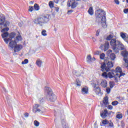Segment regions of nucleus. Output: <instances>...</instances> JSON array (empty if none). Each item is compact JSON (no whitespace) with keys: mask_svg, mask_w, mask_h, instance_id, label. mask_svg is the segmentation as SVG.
<instances>
[{"mask_svg":"<svg viewBox=\"0 0 128 128\" xmlns=\"http://www.w3.org/2000/svg\"><path fill=\"white\" fill-rule=\"evenodd\" d=\"M54 30H55L56 32V28H55Z\"/></svg>","mask_w":128,"mask_h":128,"instance_id":"63","label":"nucleus"},{"mask_svg":"<svg viewBox=\"0 0 128 128\" xmlns=\"http://www.w3.org/2000/svg\"><path fill=\"white\" fill-rule=\"evenodd\" d=\"M28 64V60L25 59L23 62H22V64Z\"/></svg>","mask_w":128,"mask_h":128,"instance_id":"39","label":"nucleus"},{"mask_svg":"<svg viewBox=\"0 0 128 128\" xmlns=\"http://www.w3.org/2000/svg\"><path fill=\"white\" fill-rule=\"evenodd\" d=\"M116 118H118L119 120L120 118H122V114H118L116 116Z\"/></svg>","mask_w":128,"mask_h":128,"instance_id":"38","label":"nucleus"},{"mask_svg":"<svg viewBox=\"0 0 128 128\" xmlns=\"http://www.w3.org/2000/svg\"><path fill=\"white\" fill-rule=\"evenodd\" d=\"M108 111L107 109H104V111L100 113V115L102 118H106L108 116Z\"/></svg>","mask_w":128,"mask_h":128,"instance_id":"14","label":"nucleus"},{"mask_svg":"<svg viewBox=\"0 0 128 128\" xmlns=\"http://www.w3.org/2000/svg\"><path fill=\"white\" fill-rule=\"evenodd\" d=\"M109 84H110V88H112L114 86L115 83L114 82H110Z\"/></svg>","mask_w":128,"mask_h":128,"instance_id":"30","label":"nucleus"},{"mask_svg":"<svg viewBox=\"0 0 128 128\" xmlns=\"http://www.w3.org/2000/svg\"><path fill=\"white\" fill-rule=\"evenodd\" d=\"M122 55L124 58H127L128 56V52L126 50L122 51Z\"/></svg>","mask_w":128,"mask_h":128,"instance_id":"24","label":"nucleus"},{"mask_svg":"<svg viewBox=\"0 0 128 128\" xmlns=\"http://www.w3.org/2000/svg\"><path fill=\"white\" fill-rule=\"evenodd\" d=\"M87 60L88 62H90L92 60V56L90 55L88 56Z\"/></svg>","mask_w":128,"mask_h":128,"instance_id":"44","label":"nucleus"},{"mask_svg":"<svg viewBox=\"0 0 128 128\" xmlns=\"http://www.w3.org/2000/svg\"><path fill=\"white\" fill-rule=\"evenodd\" d=\"M16 40H22V36L19 35L17 36L16 37Z\"/></svg>","mask_w":128,"mask_h":128,"instance_id":"42","label":"nucleus"},{"mask_svg":"<svg viewBox=\"0 0 128 128\" xmlns=\"http://www.w3.org/2000/svg\"><path fill=\"white\" fill-rule=\"evenodd\" d=\"M76 86H80L81 84H80V79L78 78L76 79Z\"/></svg>","mask_w":128,"mask_h":128,"instance_id":"33","label":"nucleus"},{"mask_svg":"<svg viewBox=\"0 0 128 128\" xmlns=\"http://www.w3.org/2000/svg\"><path fill=\"white\" fill-rule=\"evenodd\" d=\"M114 72L116 74V76L118 77V78H120L121 76H124L126 74L122 72V70L120 66L116 68L115 70H114Z\"/></svg>","mask_w":128,"mask_h":128,"instance_id":"7","label":"nucleus"},{"mask_svg":"<svg viewBox=\"0 0 128 128\" xmlns=\"http://www.w3.org/2000/svg\"><path fill=\"white\" fill-rule=\"evenodd\" d=\"M49 6L52 8H54V2H52V1H50L49 2Z\"/></svg>","mask_w":128,"mask_h":128,"instance_id":"41","label":"nucleus"},{"mask_svg":"<svg viewBox=\"0 0 128 128\" xmlns=\"http://www.w3.org/2000/svg\"><path fill=\"white\" fill-rule=\"evenodd\" d=\"M120 36L122 38V40H124L125 38H126L128 36V35L126 33H124L122 32H120Z\"/></svg>","mask_w":128,"mask_h":128,"instance_id":"23","label":"nucleus"},{"mask_svg":"<svg viewBox=\"0 0 128 128\" xmlns=\"http://www.w3.org/2000/svg\"><path fill=\"white\" fill-rule=\"evenodd\" d=\"M100 54V52L99 51H96L94 52V54L97 56H98Z\"/></svg>","mask_w":128,"mask_h":128,"instance_id":"50","label":"nucleus"},{"mask_svg":"<svg viewBox=\"0 0 128 128\" xmlns=\"http://www.w3.org/2000/svg\"><path fill=\"white\" fill-rule=\"evenodd\" d=\"M32 2V1H31V2Z\"/></svg>","mask_w":128,"mask_h":128,"instance_id":"64","label":"nucleus"},{"mask_svg":"<svg viewBox=\"0 0 128 128\" xmlns=\"http://www.w3.org/2000/svg\"><path fill=\"white\" fill-rule=\"evenodd\" d=\"M48 34H46V30H43L42 31V35L43 36H46Z\"/></svg>","mask_w":128,"mask_h":128,"instance_id":"32","label":"nucleus"},{"mask_svg":"<svg viewBox=\"0 0 128 128\" xmlns=\"http://www.w3.org/2000/svg\"><path fill=\"white\" fill-rule=\"evenodd\" d=\"M123 40L126 42H127V44H128V35H127V36Z\"/></svg>","mask_w":128,"mask_h":128,"instance_id":"46","label":"nucleus"},{"mask_svg":"<svg viewBox=\"0 0 128 128\" xmlns=\"http://www.w3.org/2000/svg\"><path fill=\"white\" fill-rule=\"evenodd\" d=\"M108 78H115V80L116 82H118V76H116L114 71L108 72Z\"/></svg>","mask_w":128,"mask_h":128,"instance_id":"11","label":"nucleus"},{"mask_svg":"<svg viewBox=\"0 0 128 128\" xmlns=\"http://www.w3.org/2000/svg\"><path fill=\"white\" fill-rule=\"evenodd\" d=\"M102 102L104 106H108V104H110V103H108V96L104 97Z\"/></svg>","mask_w":128,"mask_h":128,"instance_id":"19","label":"nucleus"},{"mask_svg":"<svg viewBox=\"0 0 128 128\" xmlns=\"http://www.w3.org/2000/svg\"><path fill=\"white\" fill-rule=\"evenodd\" d=\"M45 92L47 94L46 95V100H50V102H56V96L54 94L52 90L50 87H46Z\"/></svg>","mask_w":128,"mask_h":128,"instance_id":"2","label":"nucleus"},{"mask_svg":"<svg viewBox=\"0 0 128 128\" xmlns=\"http://www.w3.org/2000/svg\"><path fill=\"white\" fill-rule=\"evenodd\" d=\"M94 92H96V94H102V91L100 90V87H96V84H94Z\"/></svg>","mask_w":128,"mask_h":128,"instance_id":"15","label":"nucleus"},{"mask_svg":"<svg viewBox=\"0 0 128 128\" xmlns=\"http://www.w3.org/2000/svg\"><path fill=\"white\" fill-rule=\"evenodd\" d=\"M34 112H40V109L38 108V110H34Z\"/></svg>","mask_w":128,"mask_h":128,"instance_id":"51","label":"nucleus"},{"mask_svg":"<svg viewBox=\"0 0 128 128\" xmlns=\"http://www.w3.org/2000/svg\"><path fill=\"white\" fill-rule=\"evenodd\" d=\"M112 104L114 106H118V102L117 100L114 101L112 102Z\"/></svg>","mask_w":128,"mask_h":128,"instance_id":"35","label":"nucleus"},{"mask_svg":"<svg viewBox=\"0 0 128 128\" xmlns=\"http://www.w3.org/2000/svg\"><path fill=\"white\" fill-rule=\"evenodd\" d=\"M76 2H80V0H75Z\"/></svg>","mask_w":128,"mask_h":128,"instance_id":"60","label":"nucleus"},{"mask_svg":"<svg viewBox=\"0 0 128 128\" xmlns=\"http://www.w3.org/2000/svg\"><path fill=\"white\" fill-rule=\"evenodd\" d=\"M126 2L128 4V0H126Z\"/></svg>","mask_w":128,"mask_h":128,"instance_id":"62","label":"nucleus"},{"mask_svg":"<svg viewBox=\"0 0 128 128\" xmlns=\"http://www.w3.org/2000/svg\"><path fill=\"white\" fill-rule=\"evenodd\" d=\"M100 24H102V26L104 28H106L108 26V25H106V17H103L102 19V22Z\"/></svg>","mask_w":128,"mask_h":128,"instance_id":"18","label":"nucleus"},{"mask_svg":"<svg viewBox=\"0 0 128 128\" xmlns=\"http://www.w3.org/2000/svg\"><path fill=\"white\" fill-rule=\"evenodd\" d=\"M100 85L102 88H106L108 86V82L106 80H104L101 82Z\"/></svg>","mask_w":128,"mask_h":128,"instance_id":"20","label":"nucleus"},{"mask_svg":"<svg viewBox=\"0 0 128 128\" xmlns=\"http://www.w3.org/2000/svg\"><path fill=\"white\" fill-rule=\"evenodd\" d=\"M5 28H2V32H8V30H10V28H8L7 27H4Z\"/></svg>","mask_w":128,"mask_h":128,"instance_id":"31","label":"nucleus"},{"mask_svg":"<svg viewBox=\"0 0 128 128\" xmlns=\"http://www.w3.org/2000/svg\"><path fill=\"white\" fill-rule=\"evenodd\" d=\"M114 36L112 34H110L109 36H108L106 38V40H112V38H114Z\"/></svg>","mask_w":128,"mask_h":128,"instance_id":"26","label":"nucleus"},{"mask_svg":"<svg viewBox=\"0 0 128 128\" xmlns=\"http://www.w3.org/2000/svg\"><path fill=\"white\" fill-rule=\"evenodd\" d=\"M110 48V43L108 42H106L104 45L102 44L100 46V48L102 50H104V52H106Z\"/></svg>","mask_w":128,"mask_h":128,"instance_id":"13","label":"nucleus"},{"mask_svg":"<svg viewBox=\"0 0 128 128\" xmlns=\"http://www.w3.org/2000/svg\"><path fill=\"white\" fill-rule=\"evenodd\" d=\"M114 2L116 4H120V1L118 0H114Z\"/></svg>","mask_w":128,"mask_h":128,"instance_id":"49","label":"nucleus"},{"mask_svg":"<svg viewBox=\"0 0 128 128\" xmlns=\"http://www.w3.org/2000/svg\"><path fill=\"white\" fill-rule=\"evenodd\" d=\"M124 60L125 61V62H128V60L126 59H124Z\"/></svg>","mask_w":128,"mask_h":128,"instance_id":"58","label":"nucleus"},{"mask_svg":"<svg viewBox=\"0 0 128 128\" xmlns=\"http://www.w3.org/2000/svg\"><path fill=\"white\" fill-rule=\"evenodd\" d=\"M3 90L6 92V88H3Z\"/></svg>","mask_w":128,"mask_h":128,"instance_id":"61","label":"nucleus"},{"mask_svg":"<svg viewBox=\"0 0 128 128\" xmlns=\"http://www.w3.org/2000/svg\"><path fill=\"white\" fill-rule=\"evenodd\" d=\"M106 12L102 10H98L95 12L96 20L95 22L100 24L101 22H102L104 17H106Z\"/></svg>","mask_w":128,"mask_h":128,"instance_id":"3","label":"nucleus"},{"mask_svg":"<svg viewBox=\"0 0 128 128\" xmlns=\"http://www.w3.org/2000/svg\"><path fill=\"white\" fill-rule=\"evenodd\" d=\"M34 8L35 10H40V5L38 4H34Z\"/></svg>","mask_w":128,"mask_h":128,"instance_id":"28","label":"nucleus"},{"mask_svg":"<svg viewBox=\"0 0 128 128\" xmlns=\"http://www.w3.org/2000/svg\"><path fill=\"white\" fill-rule=\"evenodd\" d=\"M0 26L1 30L4 28H6L10 26V22L8 21H6V18H0Z\"/></svg>","mask_w":128,"mask_h":128,"instance_id":"8","label":"nucleus"},{"mask_svg":"<svg viewBox=\"0 0 128 128\" xmlns=\"http://www.w3.org/2000/svg\"><path fill=\"white\" fill-rule=\"evenodd\" d=\"M102 78H108V73H107L106 72H104L102 74Z\"/></svg>","mask_w":128,"mask_h":128,"instance_id":"29","label":"nucleus"},{"mask_svg":"<svg viewBox=\"0 0 128 128\" xmlns=\"http://www.w3.org/2000/svg\"><path fill=\"white\" fill-rule=\"evenodd\" d=\"M106 92L107 94H110V88H106Z\"/></svg>","mask_w":128,"mask_h":128,"instance_id":"47","label":"nucleus"},{"mask_svg":"<svg viewBox=\"0 0 128 128\" xmlns=\"http://www.w3.org/2000/svg\"><path fill=\"white\" fill-rule=\"evenodd\" d=\"M74 12V10H70L68 12L67 14H72V12Z\"/></svg>","mask_w":128,"mask_h":128,"instance_id":"52","label":"nucleus"},{"mask_svg":"<svg viewBox=\"0 0 128 128\" xmlns=\"http://www.w3.org/2000/svg\"><path fill=\"white\" fill-rule=\"evenodd\" d=\"M96 126H97L96 122H95L94 124V128H96Z\"/></svg>","mask_w":128,"mask_h":128,"instance_id":"57","label":"nucleus"},{"mask_svg":"<svg viewBox=\"0 0 128 128\" xmlns=\"http://www.w3.org/2000/svg\"><path fill=\"white\" fill-rule=\"evenodd\" d=\"M88 13L90 16H92L94 14V9L92 7H90L88 10Z\"/></svg>","mask_w":128,"mask_h":128,"instance_id":"25","label":"nucleus"},{"mask_svg":"<svg viewBox=\"0 0 128 128\" xmlns=\"http://www.w3.org/2000/svg\"><path fill=\"white\" fill-rule=\"evenodd\" d=\"M106 56V54L104 53H102L100 54V60H104V57Z\"/></svg>","mask_w":128,"mask_h":128,"instance_id":"37","label":"nucleus"},{"mask_svg":"<svg viewBox=\"0 0 128 128\" xmlns=\"http://www.w3.org/2000/svg\"><path fill=\"white\" fill-rule=\"evenodd\" d=\"M109 126H114V124L112 123L109 124Z\"/></svg>","mask_w":128,"mask_h":128,"instance_id":"55","label":"nucleus"},{"mask_svg":"<svg viewBox=\"0 0 128 128\" xmlns=\"http://www.w3.org/2000/svg\"><path fill=\"white\" fill-rule=\"evenodd\" d=\"M118 42H120V40H116V38H113L110 42V46H111L113 52L116 50V48L118 46Z\"/></svg>","mask_w":128,"mask_h":128,"instance_id":"10","label":"nucleus"},{"mask_svg":"<svg viewBox=\"0 0 128 128\" xmlns=\"http://www.w3.org/2000/svg\"><path fill=\"white\" fill-rule=\"evenodd\" d=\"M42 61L40 60V59L36 61V64L38 66L39 68H40L42 66Z\"/></svg>","mask_w":128,"mask_h":128,"instance_id":"21","label":"nucleus"},{"mask_svg":"<svg viewBox=\"0 0 128 128\" xmlns=\"http://www.w3.org/2000/svg\"><path fill=\"white\" fill-rule=\"evenodd\" d=\"M34 126H40V122L36 120H35L34 121Z\"/></svg>","mask_w":128,"mask_h":128,"instance_id":"36","label":"nucleus"},{"mask_svg":"<svg viewBox=\"0 0 128 128\" xmlns=\"http://www.w3.org/2000/svg\"><path fill=\"white\" fill-rule=\"evenodd\" d=\"M88 92V88H82V94H86Z\"/></svg>","mask_w":128,"mask_h":128,"instance_id":"22","label":"nucleus"},{"mask_svg":"<svg viewBox=\"0 0 128 128\" xmlns=\"http://www.w3.org/2000/svg\"><path fill=\"white\" fill-rule=\"evenodd\" d=\"M78 6V2H76V0H70L67 2V6L68 8H76Z\"/></svg>","mask_w":128,"mask_h":128,"instance_id":"9","label":"nucleus"},{"mask_svg":"<svg viewBox=\"0 0 128 128\" xmlns=\"http://www.w3.org/2000/svg\"><path fill=\"white\" fill-rule=\"evenodd\" d=\"M112 108H114L112 107V105H108V110H112Z\"/></svg>","mask_w":128,"mask_h":128,"instance_id":"48","label":"nucleus"},{"mask_svg":"<svg viewBox=\"0 0 128 128\" xmlns=\"http://www.w3.org/2000/svg\"><path fill=\"white\" fill-rule=\"evenodd\" d=\"M113 67L114 62L104 60V62L101 64L100 68L102 72H110V68Z\"/></svg>","mask_w":128,"mask_h":128,"instance_id":"4","label":"nucleus"},{"mask_svg":"<svg viewBox=\"0 0 128 128\" xmlns=\"http://www.w3.org/2000/svg\"><path fill=\"white\" fill-rule=\"evenodd\" d=\"M2 38H4L5 43L8 44V42H10L11 40L14 38L16 37V33L11 32L10 34H9L8 32H4L2 34Z\"/></svg>","mask_w":128,"mask_h":128,"instance_id":"5","label":"nucleus"},{"mask_svg":"<svg viewBox=\"0 0 128 128\" xmlns=\"http://www.w3.org/2000/svg\"><path fill=\"white\" fill-rule=\"evenodd\" d=\"M112 52V50H108L106 52V54L108 56H109L111 60H116V56L115 54Z\"/></svg>","mask_w":128,"mask_h":128,"instance_id":"12","label":"nucleus"},{"mask_svg":"<svg viewBox=\"0 0 128 128\" xmlns=\"http://www.w3.org/2000/svg\"><path fill=\"white\" fill-rule=\"evenodd\" d=\"M108 124V121L107 120H103L102 122V124L104 126H105V124Z\"/></svg>","mask_w":128,"mask_h":128,"instance_id":"40","label":"nucleus"},{"mask_svg":"<svg viewBox=\"0 0 128 128\" xmlns=\"http://www.w3.org/2000/svg\"><path fill=\"white\" fill-rule=\"evenodd\" d=\"M22 44H16L15 46V47H14V52H18L20 50H22Z\"/></svg>","mask_w":128,"mask_h":128,"instance_id":"16","label":"nucleus"},{"mask_svg":"<svg viewBox=\"0 0 128 128\" xmlns=\"http://www.w3.org/2000/svg\"><path fill=\"white\" fill-rule=\"evenodd\" d=\"M28 112H26L25 114H24V116H25V118H28Z\"/></svg>","mask_w":128,"mask_h":128,"instance_id":"54","label":"nucleus"},{"mask_svg":"<svg viewBox=\"0 0 128 128\" xmlns=\"http://www.w3.org/2000/svg\"><path fill=\"white\" fill-rule=\"evenodd\" d=\"M100 30H97L96 32V36H100Z\"/></svg>","mask_w":128,"mask_h":128,"instance_id":"45","label":"nucleus"},{"mask_svg":"<svg viewBox=\"0 0 128 128\" xmlns=\"http://www.w3.org/2000/svg\"><path fill=\"white\" fill-rule=\"evenodd\" d=\"M38 108H40V104H36L35 106H34L32 109V112H34V110H36L38 109Z\"/></svg>","mask_w":128,"mask_h":128,"instance_id":"27","label":"nucleus"},{"mask_svg":"<svg viewBox=\"0 0 128 128\" xmlns=\"http://www.w3.org/2000/svg\"><path fill=\"white\" fill-rule=\"evenodd\" d=\"M54 2L56 4H58V0H54Z\"/></svg>","mask_w":128,"mask_h":128,"instance_id":"56","label":"nucleus"},{"mask_svg":"<svg viewBox=\"0 0 128 128\" xmlns=\"http://www.w3.org/2000/svg\"><path fill=\"white\" fill-rule=\"evenodd\" d=\"M8 42L9 43V46L10 48H14L16 46V40H10Z\"/></svg>","mask_w":128,"mask_h":128,"instance_id":"17","label":"nucleus"},{"mask_svg":"<svg viewBox=\"0 0 128 128\" xmlns=\"http://www.w3.org/2000/svg\"><path fill=\"white\" fill-rule=\"evenodd\" d=\"M44 102V98H40L38 99V102L40 104H42V102Z\"/></svg>","mask_w":128,"mask_h":128,"instance_id":"34","label":"nucleus"},{"mask_svg":"<svg viewBox=\"0 0 128 128\" xmlns=\"http://www.w3.org/2000/svg\"><path fill=\"white\" fill-rule=\"evenodd\" d=\"M34 6H29L28 12H32L34 11Z\"/></svg>","mask_w":128,"mask_h":128,"instance_id":"43","label":"nucleus"},{"mask_svg":"<svg viewBox=\"0 0 128 128\" xmlns=\"http://www.w3.org/2000/svg\"><path fill=\"white\" fill-rule=\"evenodd\" d=\"M50 14H42L34 20V22L36 24H40V26H42V24H46L50 22Z\"/></svg>","mask_w":128,"mask_h":128,"instance_id":"1","label":"nucleus"},{"mask_svg":"<svg viewBox=\"0 0 128 128\" xmlns=\"http://www.w3.org/2000/svg\"><path fill=\"white\" fill-rule=\"evenodd\" d=\"M126 114L128 116V110H126Z\"/></svg>","mask_w":128,"mask_h":128,"instance_id":"59","label":"nucleus"},{"mask_svg":"<svg viewBox=\"0 0 128 128\" xmlns=\"http://www.w3.org/2000/svg\"><path fill=\"white\" fill-rule=\"evenodd\" d=\"M54 8L56 12H58V10H60V8L58 7H54Z\"/></svg>","mask_w":128,"mask_h":128,"instance_id":"53","label":"nucleus"},{"mask_svg":"<svg viewBox=\"0 0 128 128\" xmlns=\"http://www.w3.org/2000/svg\"><path fill=\"white\" fill-rule=\"evenodd\" d=\"M117 46H116V50H114V52L115 54H118L120 50H126V47L121 42H117Z\"/></svg>","mask_w":128,"mask_h":128,"instance_id":"6","label":"nucleus"}]
</instances>
